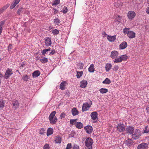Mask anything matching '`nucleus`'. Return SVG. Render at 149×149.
Returning <instances> with one entry per match:
<instances>
[{
    "instance_id": "obj_1",
    "label": "nucleus",
    "mask_w": 149,
    "mask_h": 149,
    "mask_svg": "<svg viewBox=\"0 0 149 149\" xmlns=\"http://www.w3.org/2000/svg\"><path fill=\"white\" fill-rule=\"evenodd\" d=\"M56 112L55 111H53L51 112L49 117V119L50 123L52 125L56 124L57 121V118L55 116Z\"/></svg>"
},
{
    "instance_id": "obj_2",
    "label": "nucleus",
    "mask_w": 149,
    "mask_h": 149,
    "mask_svg": "<svg viewBox=\"0 0 149 149\" xmlns=\"http://www.w3.org/2000/svg\"><path fill=\"white\" fill-rule=\"evenodd\" d=\"M93 143V140L91 138L88 137L86 138L85 141V144L87 149H92V145Z\"/></svg>"
},
{
    "instance_id": "obj_3",
    "label": "nucleus",
    "mask_w": 149,
    "mask_h": 149,
    "mask_svg": "<svg viewBox=\"0 0 149 149\" xmlns=\"http://www.w3.org/2000/svg\"><path fill=\"white\" fill-rule=\"evenodd\" d=\"M13 74V69L11 68H8L6 71L4 75L3 76L4 78L6 79H8Z\"/></svg>"
},
{
    "instance_id": "obj_4",
    "label": "nucleus",
    "mask_w": 149,
    "mask_h": 149,
    "mask_svg": "<svg viewBox=\"0 0 149 149\" xmlns=\"http://www.w3.org/2000/svg\"><path fill=\"white\" fill-rule=\"evenodd\" d=\"M116 128L117 130L119 132H123L125 130V126L123 123H120L117 125Z\"/></svg>"
},
{
    "instance_id": "obj_5",
    "label": "nucleus",
    "mask_w": 149,
    "mask_h": 149,
    "mask_svg": "<svg viewBox=\"0 0 149 149\" xmlns=\"http://www.w3.org/2000/svg\"><path fill=\"white\" fill-rule=\"evenodd\" d=\"M136 15L135 12L133 11H130L128 12L127 16L128 18L130 19H132Z\"/></svg>"
},
{
    "instance_id": "obj_6",
    "label": "nucleus",
    "mask_w": 149,
    "mask_h": 149,
    "mask_svg": "<svg viewBox=\"0 0 149 149\" xmlns=\"http://www.w3.org/2000/svg\"><path fill=\"white\" fill-rule=\"evenodd\" d=\"M148 148V145L145 143H143L139 144L137 147V149H146Z\"/></svg>"
},
{
    "instance_id": "obj_7",
    "label": "nucleus",
    "mask_w": 149,
    "mask_h": 149,
    "mask_svg": "<svg viewBox=\"0 0 149 149\" xmlns=\"http://www.w3.org/2000/svg\"><path fill=\"white\" fill-rule=\"evenodd\" d=\"M91 106L87 103H84L82 106V111L83 112L86 111L89 109Z\"/></svg>"
},
{
    "instance_id": "obj_8",
    "label": "nucleus",
    "mask_w": 149,
    "mask_h": 149,
    "mask_svg": "<svg viewBox=\"0 0 149 149\" xmlns=\"http://www.w3.org/2000/svg\"><path fill=\"white\" fill-rule=\"evenodd\" d=\"M84 129L88 134H90L93 132V128L90 125H88L84 127Z\"/></svg>"
},
{
    "instance_id": "obj_9",
    "label": "nucleus",
    "mask_w": 149,
    "mask_h": 149,
    "mask_svg": "<svg viewBox=\"0 0 149 149\" xmlns=\"http://www.w3.org/2000/svg\"><path fill=\"white\" fill-rule=\"evenodd\" d=\"M134 127L132 126H129L126 129V133L129 134H132L134 132Z\"/></svg>"
},
{
    "instance_id": "obj_10",
    "label": "nucleus",
    "mask_w": 149,
    "mask_h": 149,
    "mask_svg": "<svg viewBox=\"0 0 149 149\" xmlns=\"http://www.w3.org/2000/svg\"><path fill=\"white\" fill-rule=\"evenodd\" d=\"M119 55L118 52L116 51H112L111 53L110 57L112 59L116 58Z\"/></svg>"
},
{
    "instance_id": "obj_11",
    "label": "nucleus",
    "mask_w": 149,
    "mask_h": 149,
    "mask_svg": "<svg viewBox=\"0 0 149 149\" xmlns=\"http://www.w3.org/2000/svg\"><path fill=\"white\" fill-rule=\"evenodd\" d=\"M135 33L132 31H128L127 36L130 38H133L135 37Z\"/></svg>"
},
{
    "instance_id": "obj_12",
    "label": "nucleus",
    "mask_w": 149,
    "mask_h": 149,
    "mask_svg": "<svg viewBox=\"0 0 149 149\" xmlns=\"http://www.w3.org/2000/svg\"><path fill=\"white\" fill-rule=\"evenodd\" d=\"M127 46V42L125 41H123L119 45V48L120 49H123L126 48Z\"/></svg>"
},
{
    "instance_id": "obj_13",
    "label": "nucleus",
    "mask_w": 149,
    "mask_h": 149,
    "mask_svg": "<svg viewBox=\"0 0 149 149\" xmlns=\"http://www.w3.org/2000/svg\"><path fill=\"white\" fill-rule=\"evenodd\" d=\"M97 115L98 113L96 111L93 112L91 114V118L93 120H95L97 118Z\"/></svg>"
},
{
    "instance_id": "obj_14",
    "label": "nucleus",
    "mask_w": 149,
    "mask_h": 149,
    "mask_svg": "<svg viewBox=\"0 0 149 149\" xmlns=\"http://www.w3.org/2000/svg\"><path fill=\"white\" fill-rule=\"evenodd\" d=\"M45 45L47 46H50L52 44L51 40L50 38L46 37L45 39Z\"/></svg>"
},
{
    "instance_id": "obj_15",
    "label": "nucleus",
    "mask_w": 149,
    "mask_h": 149,
    "mask_svg": "<svg viewBox=\"0 0 149 149\" xmlns=\"http://www.w3.org/2000/svg\"><path fill=\"white\" fill-rule=\"evenodd\" d=\"M55 141L56 143H60L61 142V137L59 135H57L55 138Z\"/></svg>"
},
{
    "instance_id": "obj_16",
    "label": "nucleus",
    "mask_w": 149,
    "mask_h": 149,
    "mask_svg": "<svg viewBox=\"0 0 149 149\" xmlns=\"http://www.w3.org/2000/svg\"><path fill=\"white\" fill-rule=\"evenodd\" d=\"M10 4L7 3L0 9V15L5 11L9 6Z\"/></svg>"
},
{
    "instance_id": "obj_17",
    "label": "nucleus",
    "mask_w": 149,
    "mask_h": 149,
    "mask_svg": "<svg viewBox=\"0 0 149 149\" xmlns=\"http://www.w3.org/2000/svg\"><path fill=\"white\" fill-rule=\"evenodd\" d=\"M80 87L82 88H85L87 84V81L86 80H83L80 82Z\"/></svg>"
},
{
    "instance_id": "obj_18",
    "label": "nucleus",
    "mask_w": 149,
    "mask_h": 149,
    "mask_svg": "<svg viewBox=\"0 0 149 149\" xmlns=\"http://www.w3.org/2000/svg\"><path fill=\"white\" fill-rule=\"evenodd\" d=\"M38 59L39 60L40 62L43 63H45L48 61V58L44 57L42 56L40 58H38Z\"/></svg>"
},
{
    "instance_id": "obj_19",
    "label": "nucleus",
    "mask_w": 149,
    "mask_h": 149,
    "mask_svg": "<svg viewBox=\"0 0 149 149\" xmlns=\"http://www.w3.org/2000/svg\"><path fill=\"white\" fill-rule=\"evenodd\" d=\"M83 124L81 122H77L75 125L76 127L78 129H81L83 127Z\"/></svg>"
},
{
    "instance_id": "obj_20",
    "label": "nucleus",
    "mask_w": 149,
    "mask_h": 149,
    "mask_svg": "<svg viewBox=\"0 0 149 149\" xmlns=\"http://www.w3.org/2000/svg\"><path fill=\"white\" fill-rule=\"evenodd\" d=\"M53 130L52 128L49 127L47 130V135L49 136L53 134Z\"/></svg>"
},
{
    "instance_id": "obj_21",
    "label": "nucleus",
    "mask_w": 149,
    "mask_h": 149,
    "mask_svg": "<svg viewBox=\"0 0 149 149\" xmlns=\"http://www.w3.org/2000/svg\"><path fill=\"white\" fill-rule=\"evenodd\" d=\"M112 65L111 63H108L106 64L105 66V70L107 72H108L111 69Z\"/></svg>"
},
{
    "instance_id": "obj_22",
    "label": "nucleus",
    "mask_w": 149,
    "mask_h": 149,
    "mask_svg": "<svg viewBox=\"0 0 149 149\" xmlns=\"http://www.w3.org/2000/svg\"><path fill=\"white\" fill-rule=\"evenodd\" d=\"M116 36H108L107 38L108 40L110 42H113L116 39Z\"/></svg>"
},
{
    "instance_id": "obj_23",
    "label": "nucleus",
    "mask_w": 149,
    "mask_h": 149,
    "mask_svg": "<svg viewBox=\"0 0 149 149\" xmlns=\"http://www.w3.org/2000/svg\"><path fill=\"white\" fill-rule=\"evenodd\" d=\"M71 112L73 116L77 115L79 113V111L77 110L76 108H73L72 109Z\"/></svg>"
},
{
    "instance_id": "obj_24",
    "label": "nucleus",
    "mask_w": 149,
    "mask_h": 149,
    "mask_svg": "<svg viewBox=\"0 0 149 149\" xmlns=\"http://www.w3.org/2000/svg\"><path fill=\"white\" fill-rule=\"evenodd\" d=\"M19 103L17 100H15L13 101V107L15 108H17L19 106Z\"/></svg>"
},
{
    "instance_id": "obj_25",
    "label": "nucleus",
    "mask_w": 149,
    "mask_h": 149,
    "mask_svg": "<svg viewBox=\"0 0 149 149\" xmlns=\"http://www.w3.org/2000/svg\"><path fill=\"white\" fill-rule=\"evenodd\" d=\"M66 82L65 81H63L62 82L60 85V89L62 90H64L65 88V84Z\"/></svg>"
},
{
    "instance_id": "obj_26",
    "label": "nucleus",
    "mask_w": 149,
    "mask_h": 149,
    "mask_svg": "<svg viewBox=\"0 0 149 149\" xmlns=\"http://www.w3.org/2000/svg\"><path fill=\"white\" fill-rule=\"evenodd\" d=\"M40 73L38 70H36L33 72L32 76L33 77H36L40 75Z\"/></svg>"
},
{
    "instance_id": "obj_27",
    "label": "nucleus",
    "mask_w": 149,
    "mask_h": 149,
    "mask_svg": "<svg viewBox=\"0 0 149 149\" xmlns=\"http://www.w3.org/2000/svg\"><path fill=\"white\" fill-rule=\"evenodd\" d=\"M123 3L120 0H118L115 3V6L116 8L122 6Z\"/></svg>"
},
{
    "instance_id": "obj_28",
    "label": "nucleus",
    "mask_w": 149,
    "mask_h": 149,
    "mask_svg": "<svg viewBox=\"0 0 149 149\" xmlns=\"http://www.w3.org/2000/svg\"><path fill=\"white\" fill-rule=\"evenodd\" d=\"M99 91L101 93L104 94L108 91V90L107 88H102L99 90Z\"/></svg>"
},
{
    "instance_id": "obj_29",
    "label": "nucleus",
    "mask_w": 149,
    "mask_h": 149,
    "mask_svg": "<svg viewBox=\"0 0 149 149\" xmlns=\"http://www.w3.org/2000/svg\"><path fill=\"white\" fill-rule=\"evenodd\" d=\"M88 71L91 72H94L95 70L94 68V65L93 64L90 65L89 67L88 68Z\"/></svg>"
},
{
    "instance_id": "obj_30",
    "label": "nucleus",
    "mask_w": 149,
    "mask_h": 149,
    "mask_svg": "<svg viewBox=\"0 0 149 149\" xmlns=\"http://www.w3.org/2000/svg\"><path fill=\"white\" fill-rule=\"evenodd\" d=\"M113 61L114 63H117L121 62L122 61V60H121L120 56L119 57L115 58V59Z\"/></svg>"
},
{
    "instance_id": "obj_31",
    "label": "nucleus",
    "mask_w": 149,
    "mask_h": 149,
    "mask_svg": "<svg viewBox=\"0 0 149 149\" xmlns=\"http://www.w3.org/2000/svg\"><path fill=\"white\" fill-rule=\"evenodd\" d=\"M62 10H61V12H62L64 14H66L68 11L67 7L66 6H64L62 8Z\"/></svg>"
},
{
    "instance_id": "obj_32",
    "label": "nucleus",
    "mask_w": 149,
    "mask_h": 149,
    "mask_svg": "<svg viewBox=\"0 0 149 149\" xmlns=\"http://www.w3.org/2000/svg\"><path fill=\"white\" fill-rule=\"evenodd\" d=\"M139 134H134L132 135V138L134 139H138L140 136Z\"/></svg>"
},
{
    "instance_id": "obj_33",
    "label": "nucleus",
    "mask_w": 149,
    "mask_h": 149,
    "mask_svg": "<svg viewBox=\"0 0 149 149\" xmlns=\"http://www.w3.org/2000/svg\"><path fill=\"white\" fill-rule=\"evenodd\" d=\"M122 61H126L128 58V56L124 54L120 56Z\"/></svg>"
},
{
    "instance_id": "obj_34",
    "label": "nucleus",
    "mask_w": 149,
    "mask_h": 149,
    "mask_svg": "<svg viewBox=\"0 0 149 149\" xmlns=\"http://www.w3.org/2000/svg\"><path fill=\"white\" fill-rule=\"evenodd\" d=\"M111 83L110 80L108 78H106L105 80L102 82V83L105 84H109Z\"/></svg>"
},
{
    "instance_id": "obj_35",
    "label": "nucleus",
    "mask_w": 149,
    "mask_h": 149,
    "mask_svg": "<svg viewBox=\"0 0 149 149\" xmlns=\"http://www.w3.org/2000/svg\"><path fill=\"white\" fill-rule=\"evenodd\" d=\"M52 33L54 36H56L59 33V31L56 29H54L52 30Z\"/></svg>"
},
{
    "instance_id": "obj_36",
    "label": "nucleus",
    "mask_w": 149,
    "mask_h": 149,
    "mask_svg": "<svg viewBox=\"0 0 149 149\" xmlns=\"http://www.w3.org/2000/svg\"><path fill=\"white\" fill-rule=\"evenodd\" d=\"M132 140L131 139H128L126 140V143L128 146H130L132 143Z\"/></svg>"
},
{
    "instance_id": "obj_37",
    "label": "nucleus",
    "mask_w": 149,
    "mask_h": 149,
    "mask_svg": "<svg viewBox=\"0 0 149 149\" xmlns=\"http://www.w3.org/2000/svg\"><path fill=\"white\" fill-rule=\"evenodd\" d=\"M77 77L78 78H80L82 75V74L83 73L82 71H77Z\"/></svg>"
},
{
    "instance_id": "obj_38",
    "label": "nucleus",
    "mask_w": 149,
    "mask_h": 149,
    "mask_svg": "<svg viewBox=\"0 0 149 149\" xmlns=\"http://www.w3.org/2000/svg\"><path fill=\"white\" fill-rule=\"evenodd\" d=\"M22 79L25 81H27L29 79V77L27 75H25L23 76Z\"/></svg>"
},
{
    "instance_id": "obj_39",
    "label": "nucleus",
    "mask_w": 149,
    "mask_h": 149,
    "mask_svg": "<svg viewBox=\"0 0 149 149\" xmlns=\"http://www.w3.org/2000/svg\"><path fill=\"white\" fill-rule=\"evenodd\" d=\"M46 130L45 128H41L39 130V134H40L42 135L43 134L45 133V131Z\"/></svg>"
},
{
    "instance_id": "obj_40",
    "label": "nucleus",
    "mask_w": 149,
    "mask_h": 149,
    "mask_svg": "<svg viewBox=\"0 0 149 149\" xmlns=\"http://www.w3.org/2000/svg\"><path fill=\"white\" fill-rule=\"evenodd\" d=\"M5 102L3 100H0V109L3 108L4 106Z\"/></svg>"
},
{
    "instance_id": "obj_41",
    "label": "nucleus",
    "mask_w": 149,
    "mask_h": 149,
    "mask_svg": "<svg viewBox=\"0 0 149 149\" xmlns=\"http://www.w3.org/2000/svg\"><path fill=\"white\" fill-rule=\"evenodd\" d=\"M60 3V0H55V1L53 2L52 5V6L57 5L59 4Z\"/></svg>"
},
{
    "instance_id": "obj_42",
    "label": "nucleus",
    "mask_w": 149,
    "mask_h": 149,
    "mask_svg": "<svg viewBox=\"0 0 149 149\" xmlns=\"http://www.w3.org/2000/svg\"><path fill=\"white\" fill-rule=\"evenodd\" d=\"M17 4H16V3L14 2V1H13L12 3L11 4L10 7V9H12L15 6L17 5Z\"/></svg>"
},
{
    "instance_id": "obj_43",
    "label": "nucleus",
    "mask_w": 149,
    "mask_h": 149,
    "mask_svg": "<svg viewBox=\"0 0 149 149\" xmlns=\"http://www.w3.org/2000/svg\"><path fill=\"white\" fill-rule=\"evenodd\" d=\"M75 134V132L74 131H71V133L69 134V136L70 137H74Z\"/></svg>"
},
{
    "instance_id": "obj_44",
    "label": "nucleus",
    "mask_w": 149,
    "mask_h": 149,
    "mask_svg": "<svg viewBox=\"0 0 149 149\" xmlns=\"http://www.w3.org/2000/svg\"><path fill=\"white\" fill-rule=\"evenodd\" d=\"M54 23H56L58 25V24L60 23L61 21L58 18H56L54 19Z\"/></svg>"
},
{
    "instance_id": "obj_45",
    "label": "nucleus",
    "mask_w": 149,
    "mask_h": 149,
    "mask_svg": "<svg viewBox=\"0 0 149 149\" xmlns=\"http://www.w3.org/2000/svg\"><path fill=\"white\" fill-rule=\"evenodd\" d=\"M129 29H130L129 28H125L124 29H123V32L124 33H125V34H127V33H128V31H129Z\"/></svg>"
},
{
    "instance_id": "obj_46",
    "label": "nucleus",
    "mask_w": 149,
    "mask_h": 149,
    "mask_svg": "<svg viewBox=\"0 0 149 149\" xmlns=\"http://www.w3.org/2000/svg\"><path fill=\"white\" fill-rule=\"evenodd\" d=\"M24 9H23V8H19L17 10V14L19 15H20V13H21L22 12V10H24Z\"/></svg>"
},
{
    "instance_id": "obj_47",
    "label": "nucleus",
    "mask_w": 149,
    "mask_h": 149,
    "mask_svg": "<svg viewBox=\"0 0 149 149\" xmlns=\"http://www.w3.org/2000/svg\"><path fill=\"white\" fill-rule=\"evenodd\" d=\"M77 119H71L70 120V123L72 125H73L74 123H75L77 120Z\"/></svg>"
},
{
    "instance_id": "obj_48",
    "label": "nucleus",
    "mask_w": 149,
    "mask_h": 149,
    "mask_svg": "<svg viewBox=\"0 0 149 149\" xmlns=\"http://www.w3.org/2000/svg\"><path fill=\"white\" fill-rule=\"evenodd\" d=\"M78 64L79 67V68L80 69H83V68L84 65L83 63H81V62H80L79 63H78Z\"/></svg>"
},
{
    "instance_id": "obj_49",
    "label": "nucleus",
    "mask_w": 149,
    "mask_h": 149,
    "mask_svg": "<svg viewBox=\"0 0 149 149\" xmlns=\"http://www.w3.org/2000/svg\"><path fill=\"white\" fill-rule=\"evenodd\" d=\"M49 148L50 147L48 144H45L43 147V149H49Z\"/></svg>"
},
{
    "instance_id": "obj_50",
    "label": "nucleus",
    "mask_w": 149,
    "mask_h": 149,
    "mask_svg": "<svg viewBox=\"0 0 149 149\" xmlns=\"http://www.w3.org/2000/svg\"><path fill=\"white\" fill-rule=\"evenodd\" d=\"M72 148V144L71 143H68L66 148V149H71Z\"/></svg>"
},
{
    "instance_id": "obj_51",
    "label": "nucleus",
    "mask_w": 149,
    "mask_h": 149,
    "mask_svg": "<svg viewBox=\"0 0 149 149\" xmlns=\"http://www.w3.org/2000/svg\"><path fill=\"white\" fill-rule=\"evenodd\" d=\"M65 113H64L63 112L62 113L60 116V118L62 119L63 118H65Z\"/></svg>"
},
{
    "instance_id": "obj_52",
    "label": "nucleus",
    "mask_w": 149,
    "mask_h": 149,
    "mask_svg": "<svg viewBox=\"0 0 149 149\" xmlns=\"http://www.w3.org/2000/svg\"><path fill=\"white\" fill-rule=\"evenodd\" d=\"M56 53V51L55 49H53L51 50V52L49 53V55H54Z\"/></svg>"
},
{
    "instance_id": "obj_53",
    "label": "nucleus",
    "mask_w": 149,
    "mask_h": 149,
    "mask_svg": "<svg viewBox=\"0 0 149 149\" xmlns=\"http://www.w3.org/2000/svg\"><path fill=\"white\" fill-rule=\"evenodd\" d=\"M73 149H79V147L78 146L77 144H74L72 147Z\"/></svg>"
},
{
    "instance_id": "obj_54",
    "label": "nucleus",
    "mask_w": 149,
    "mask_h": 149,
    "mask_svg": "<svg viewBox=\"0 0 149 149\" xmlns=\"http://www.w3.org/2000/svg\"><path fill=\"white\" fill-rule=\"evenodd\" d=\"M119 68V67L118 65H115L114 66V67L113 68V70L116 71Z\"/></svg>"
},
{
    "instance_id": "obj_55",
    "label": "nucleus",
    "mask_w": 149,
    "mask_h": 149,
    "mask_svg": "<svg viewBox=\"0 0 149 149\" xmlns=\"http://www.w3.org/2000/svg\"><path fill=\"white\" fill-rule=\"evenodd\" d=\"M5 20H3L1 21L0 22V26L1 27L2 26H3L5 22Z\"/></svg>"
},
{
    "instance_id": "obj_56",
    "label": "nucleus",
    "mask_w": 149,
    "mask_h": 149,
    "mask_svg": "<svg viewBox=\"0 0 149 149\" xmlns=\"http://www.w3.org/2000/svg\"><path fill=\"white\" fill-rule=\"evenodd\" d=\"M25 63L23 62L21 64V65L19 66V68L21 69H22V67H24L25 66Z\"/></svg>"
},
{
    "instance_id": "obj_57",
    "label": "nucleus",
    "mask_w": 149,
    "mask_h": 149,
    "mask_svg": "<svg viewBox=\"0 0 149 149\" xmlns=\"http://www.w3.org/2000/svg\"><path fill=\"white\" fill-rule=\"evenodd\" d=\"M47 52V51L46 50V49H43L42 52V55L45 56V54L46 53V52Z\"/></svg>"
},
{
    "instance_id": "obj_58",
    "label": "nucleus",
    "mask_w": 149,
    "mask_h": 149,
    "mask_svg": "<svg viewBox=\"0 0 149 149\" xmlns=\"http://www.w3.org/2000/svg\"><path fill=\"white\" fill-rule=\"evenodd\" d=\"M148 127L146 126L145 127V129L144 130V132L145 133H148L149 132V130L147 129Z\"/></svg>"
},
{
    "instance_id": "obj_59",
    "label": "nucleus",
    "mask_w": 149,
    "mask_h": 149,
    "mask_svg": "<svg viewBox=\"0 0 149 149\" xmlns=\"http://www.w3.org/2000/svg\"><path fill=\"white\" fill-rule=\"evenodd\" d=\"M121 17L119 15L117 16V17H116V19H117V20H121Z\"/></svg>"
},
{
    "instance_id": "obj_60",
    "label": "nucleus",
    "mask_w": 149,
    "mask_h": 149,
    "mask_svg": "<svg viewBox=\"0 0 149 149\" xmlns=\"http://www.w3.org/2000/svg\"><path fill=\"white\" fill-rule=\"evenodd\" d=\"M20 0H14L13 1L16 3V4H17L19 3Z\"/></svg>"
},
{
    "instance_id": "obj_61",
    "label": "nucleus",
    "mask_w": 149,
    "mask_h": 149,
    "mask_svg": "<svg viewBox=\"0 0 149 149\" xmlns=\"http://www.w3.org/2000/svg\"><path fill=\"white\" fill-rule=\"evenodd\" d=\"M146 13L148 14L149 15V7H148L146 8Z\"/></svg>"
},
{
    "instance_id": "obj_62",
    "label": "nucleus",
    "mask_w": 149,
    "mask_h": 149,
    "mask_svg": "<svg viewBox=\"0 0 149 149\" xmlns=\"http://www.w3.org/2000/svg\"><path fill=\"white\" fill-rule=\"evenodd\" d=\"M53 10H54V14H55L58 13V10L56 9H54Z\"/></svg>"
},
{
    "instance_id": "obj_63",
    "label": "nucleus",
    "mask_w": 149,
    "mask_h": 149,
    "mask_svg": "<svg viewBox=\"0 0 149 149\" xmlns=\"http://www.w3.org/2000/svg\"><path fill=\"white\" fill-rule=\"evenodd\" d=\"M146 109L147 110V112L149 114V105L148 106H147L146 108Z\"/></svg>"
},
{
    "instance_id": "obj_64",
    "label": "nucleus",
    "mask_w": 149,
    "mask_h": 149,
    "mask_svg": "<svg viewBox=\"0 0 149 149\" xmlns=\"http://www.w3.org/2000/svg\"><path fill=\"white\" fill-rule=\"evenodd\" d=\"M140 132L139 130H136L135 131V133L134 134H139Z\"/></svg>"
}]
</instances>
